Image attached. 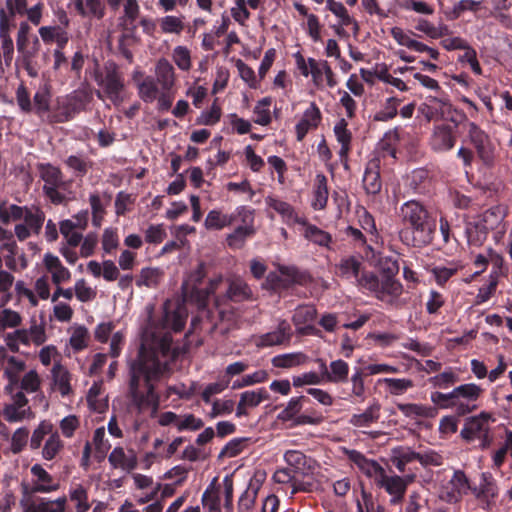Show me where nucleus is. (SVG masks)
I'll return each instance as SVG.
<instances>
[{
	"instance_id": "1",
	"label": "nucleus",
	"mask_w": 512,
	"mask_h": 512,
	"mask_svg": "<svg viewBox=\"0 0 512 512\" xmlns=\"http://www.w3.org/2000/svg\"><path fill=\"white\" fill-rule=\"evenodd\" d=\"M173 361L176 353L172 352V339L162 337L154 347L141 345L137 358L129 366L128 396L138 413L148 408L156 411L160 405V396L156 392L155 383L171 371L168 360Z\"/></svg>"
},
{
	"instance_id": "2",
	"label": "nucleus",
	"mask_w": 512,
	"mask_h": 512,
	"mask_svg": "<svg viewBox=\"0 0 512 512\" xmlns=\"http://www.w3.org/2000/svg\"><path fill=\"white\" fill-rule=\"evenodd\" d=\"M484 389L475 383H465L454 387L450 392L435 391L430 399L437 409H451L453 415H446L440 419L439 432L441 434H454L458 430V418L477 411Z\"/></svg>"
},
{
	"instance_id": "3",
	"label": "nucleus",
	"mask_w": 512,
	"mask_h": 512,
	"mask_svg": "<svg viewBox=\"0 0 512 512\" xmlns=\"http://www.w3.org/2000/svg\"><path fill=\"white\" fill-rule=\"evenodd\" d=\"M398 217L402 224L399 239L407 247L424 248L433 243L437 220L429 208L419 200L401 204Z\"/></svg>"
},
{
	"instance_id": "4",
	"label": "nucleus",
	"mask_w": 512,
	"mask_h": 512,
	"mask_svg": "<svg viewBox=\"0 0 512 512\" xmlns=\"http://www.w3.org/2000/svg\"><path fill=\"white\" fill-rule=\"evenodd\" d=\"M19 220H23V222L15 225L14 233L0 226V242L10 241L14 236L20 242H23L32 235H39L45 221V213L35 205L19 206L10 204L6 206L5 202L0 204V221L2 224L8 225L11 221Z\"/></svg>"
},
{
	"instance_id": "5",
	"label": "nucleus",
	"mask_w": 512,
	"mask_h": 512,
	"mask_svg": "<svg viewBox=\"0 0 512 512\" xmlns=\"http://www.w3.org/2000/svg\"><path fill=\"white\" fill-rule=\"evenodd\" d=\"M222 278H208L207 266L201 262L191 271L182 284L183 297L198 308H205L209 297L215 292Z\"/></svg>"
},
{
	"instance_id": "6",
	"label": "nucleus",
	"mask_w": 512,
	"mask_h": 512,
	"mask_svg": "<svg viewBox=\"0 0 512 512\" xmlns=\"http://www.w3.org/2000/svg\"><path fill=\"white\" fill-rule=\"evenodd\" d=\"M38 171L40 178L44 181L43 193L52 204L61 205L71 199L65 194V192L72 194L71 181L64 180V175L59 167L50 163H40Z\"/></svg>"
},
{
	"instance_id": "7",
	"label": "nucleus",
	"mask_w": 512,
	"mask_h": 512,
	"mask_svg": "<svg viewBox=\"0 0 512 512\" xmlns=\"http://www.w3.org/2000/svg\"><path fill=\"white\" fill-rule=\"evenodd\" d=\"M420 112L428 121L446 120L451 123H461L466 114L456 109L448 99L429 96L420 105Z\"/></svg>"
},
{
	"instance_id": "8",
	"label": "nucleus",
	"mask_w": 512,
	"mask_h": 512,
	"mask_svg": "<svg viewBox=\"0 0 512 512\" xmlns=\"http://www.w3.org/2000/svg\"><path fill=\"white\" fill-rule=\"evenodd\" d=\"M255 210L249 206L241 205L236 207L235 215L241 223L226 236V243L231 249H242L248 239L254 237L256 229L254 226Z\"/></svg>"
},
{
	"instance_id": "9",
	"label": "nucleus",
	"mask_w": 512,
	"mask_h": 512,
	"mask_svg": "<svg viewBox=\"0 0 512 512\" xmlns=\"http://www.w3.org/2000/svg\"><path fill=\"white\" fill-rule=\"evenodd\" d=\"M89 96L83 91H74L64 99H58L57 105L48 115V122L64 123L70 121L76 114L85 110Z\"/></svg>"
},
{
	"instance_id": "10",
	"label": "nucleus",
	"mask_w": 512,
	"mask_h": 512,
	"mask_svg": "<svg viewBox=\"0 0 512 512\" xmlns=\"http://www.w3.org/2000/svg\"><path fill=\"white\" fill-rule=\"evenodd\" d=\"M312 280L308 272L293 266H280L279 273L270 272L263 283V288L272 291H281L291 288L294 284L306 285Z\"/></svg>"
},
{
	"instance_id": "11",
	"label": "nucleus",
	"mask_w": 512,
	"mask_h": 512,
	"mask_svg": "<svg viewBox=\"0 0 512 512\" xmlns=\"http://www.w3.org/2000/svg\"><path fill=\"white\" fill-rule=\"evenodd\" d=\"M491 420L492 415L485 411H482L476 416L466 418L460 436L467 442L479 440V447L481 449L488 448L492 443L489 427Z\"/></svg>"
},
{
	"instance_id": "12",
	"label": "nucleus",
	"mask_w": 512,
	"mask_h": 512,
	"mask_svg": "<svg viewBox=\"0 0 512 512\" xmlns=\"http://www.w3.org/2000/svg\"><path fill=\"white\" fill-rule=\"evenodd\" d=\"M469 493L472 494L470 479L463 470L456 469L451 478L442 485L440 499L448 504H457Z\"/></svg>"
},
{
	"instance_id": "13",
	"label": "nucleus",
	"mask_w": 512,
	"mask_h": 512,
	"mask_svg": "<svg viewBox=\"0 0 512 512\" xmlns=\"http://www.w3.org/2000/svg\"><path fill=\"white\" fill-rule=\"evenodd\" d=\"M94 78L111 100L119 98L124 89V78L114 62L106 63L103 71L97 68L94 72Z\"/></svg>"
},
{
	"instance_id": "14",
	"label": "nucleus",
	"mask_w": 512,
	"mask_h": 512,
	"mask_svg": "<svg viewBox=\"0 0 512 512\" xmlns=\"http://www.w3.org/2000/svg\"><path fill=\"white\" fill-rule=\"evenodd\" d=\"M309 401V398L305 396L291 398L287 406L278 414V419L283 422L292 420L294 426L320 424L323 420L321 415H299L300 411L302 410L303 403Z\"/></svg>"
},
{
	"instance_id": "15",
	"label": "nucleus",
	"mask_w": 512,
	"mask_h": 512,
	"mask_svg": "<svg viewBox=\"0 0 512 512\" xmlns=\"http://www.w3.org/2000/svg\"><path fill=\"white\" fill-rule=\"evenodd\" d=\"M468 136L484 165L491 167L495 160V148L489 136L474 122L468 124Z\"/></svg>"
},
{
	"instance_id": "16",
	"label": "nucleus",
	"mask_w": 512,
	"mask_h": 512,
	"mask_svg": "<svg viewBox=\"0 0 512 512\" xmlns=\"http://www.w3.org/2000/svg\"><path fill=\"white\" fill-rule=\"evenodd\" d=\"M460 123H441L434 125L429 144L435 152H447L454 148L457 129Z\"/></svg>"
},
{
	"instance_id": "17",
	"label": "nucleus",
	"mask_w": 512,
	"mask_h": 512,
	"mask_svg": "<svg viewBox=\"0 0 512 512\" xmlns=\"http://www.w3.org/2000/svg\"><path fill=\"white\" fill-rule=\"evenodd\" d=\"M0 9L15 18L26 16L31 24L38 26L42 21L44 3L39 1L28 8V0H5V6Z\"/></svg>"
},
{
	"instance_id": "18",
	"label": "nucleus",
	"mask_w": 512,
	"mask_h": 512,
	"mask_svg": "<svg viewBox=\"0 0 512 512\" xmlns=\"http://www.w3.org/2000/svg\"><path fill=\"white\" fill-rule=\"evenodd\" d=\"M344 454L364 475L373 479L376 485L383 479L385 469L377 461L368 459L362 452L354 449H345Z\"/></svg>"
},
{
	"instance_id": "19",
	"label": "nucleus",
	"mask_w": 512,
	"mask_h": 512,
	"mask_svg": "<svg viewBox=\"0 0 512 512\" xmlns=\"http://www.w3.org/2000/svg\"><path fill=\"white\" fill-rule=\"evenodd\" d=\"M412 480L413 475H407L406 477L398 475L389 476L385 472L383 479L379 480L377 486L383 488L391 496V504H398L403 500L407 486Z\"/></svg>"
},
{
	"instance_id": "20",
	"label": "nucleus",
	"mask_w": 512,
	"mask_h": 512,
	"mask_svg": "<svg viewBox=\"0 0 512 512\" xmlns=\"http://www.w3.org/2000/svg\"><path fill=\"white\" fill-rule=\"evenodd\" d=\"M322 121V113L315 102L303 112L300 121L295 126L296 139L302 142L309 131L316 130Z\"/></svg>"
},
{
	"instance_id": "21",
	"label": "nucleus",
	"mask_w": 512,
	"mask_h": 512,
	"mask_svg": "<svg viewBox=\"0 0 512 512\" xmlns=\"http://www.w3.org/2000/svg\"><path fill=\"white\" fill-rule=\"evenodd\" d=\"M324 382L345 383L348 381L349 365L342 359L334 360L329 367L323 359H317Z\"/></svg>"
},
{
	"instance_id": "22",
	"label": "nucleus",
	"mask_w": 512,
	"mask_h": 512,
	"mask_svg": "<svg viewBox=\"0 0 512 512\" xmlns=\"http://www.w3.org/2000/svg\"><path fill=\"white\" fill-rule=\"evenodd\" d=\"M14 28H16L15 17L0 9V40L3 56L6 61H11L14 54V44L11 37Z\"/></svg>"
},
{
	"instance_id": "23",
	"label": "nucleus",
	"mask_w": 512,
	"mask_h": 512,
	"mask_svg": "<svg viewBox=\"0 0 512 512\" xmlns=\"http://www.w3.org/2000/svg\"><path fill=\"white\" fill-rule=\"evenodd\" d=\"M380 167L381 162L378 157L370 159L366 164L362 183L364 190L369 195H377L382 189Z\"/></svg>"
},
{
	"instance_id": "24",
	"label": "nucleus",
	"mask_w": 512,
	"mask_h": 512,
	"mask_svg": "<svg viewBox=\"0 0 512 512\" xmlns=\"http://www.w3.org/2000/svg\"><path fill=\"white\" fill-rule=\"evenodd\" d=\"M498 486L490 472H482L478 486L472 484V495L481 502L489 504L498 497Z\"/></svg>"
},
{
	"instance_id": "25",
	"label": "nucleus",
	"mask_w": 512,
	"mask_h": 512,
	"mask_svg": "<svg viewBox=\"0 0 512 512\" xmlns=\"http://www.w3.org/2000/svg\"><path fill=\"white\" fill-rule=\"evenodd\" d=\"M284 460L296 475H306L315 466V461L299 450H287Z\"/></svg>"
},
{
	"instance_id": "26",
	"label": "nucleus",
	"mask_w": 512,
	"mask_h": 512,
	"mask_svg": "<svg viewBox=\"0 0 512 512\" xmlns=\"http://www.w3.org/2000/svg\"><path fill=\"white\" fill-rule=\"evenodd\" d=\"M329 198L328 179L323 173H317L312 187L311 207L314 210H324Z\"/></svg>"
},
{
	"instance_id": "27",
	"label": "nucleus",
	"mask_w": 512,
	"mask_h": 512,
	"mask_svg": "<svg viewBox=\"0 0 512 512\" xmlns=\"http://www.w3.org/2000/svg\"><path fill=\"white\" fill-rule=\"evenodd\" d=\"M238 221L235 210L232 213H224L221 209L210 210L205 218L204 226L210 231H219L232 226Z\"/></svg>"
},
{
	"instance_id": "28",
	"label": "nucleus",
	"mask_w": 512,
	"mask_h": 512,
	"mask_svg": "<svg viewBox=\"0 0 512 512\" xmlns=\"http://www.w3.org/2000/svg\"><path fill=\"white\" fill-rule=\"evenodd\" d=\"M361 259L355 255L342 257L335 265L336 274L346 280H355L359 278L362 271Z\"/></svg>"
},
{
	"instance_id": "29",
	"label": "nucleus",
	"mask_w": 512,
	"mask_h": 512,
	"mask_svg": "<svg viewBox=\"0 0 512 512\" xmlns=\"http://www.w3.org/2000/svg\"><path fill=\"white\" fill-rule=\"evenodd\" d=\"M292 336L291 326L286 320H282L276 330L260 336L258 346L268 347L289 342Z\"/></svg>"
},
{
	"instance_id": "30",
	"label": "nucleus",
	"mask_w": 512,
	"mask_h": 512,
	"mask_svg": "<svg viewBox=\"0 0 512 512\" xmlns=\"http://www.w3.org/2000/svg\"><path fill=\"white\" fill-rule=\"evenodd\" d=\"M267 206L280 214L286 223L306 224V219L299 217L294 207L286 201L280 200L273 196L265 198Z\"/></svg>"
},
{
	"instance_id": "31",
	"label": "nucleus",
	"mask_w": 512,
	"mask_h": 512,
	"mask_svg": "<svg viewBox=\"0 0 512 512\" xmlns=\"http://www.w3.org/2000/svg\"><path fill=\"white\" fill-rule=\"evenodd\" d=\"M225 298L231 302L240 303L251 300L253 292L243 279L237 277L229 280Z\"/></svg>"
},
{
	"instance_id": "32",
	"label": "nucleus",
	"mask_w": 512,
	"mask_h": 512,
	"mask_svg": "<svg viewBox=\"0 0 512 512\" xmlns=\"http://www.w3.org/2000/svg\"><path fill=\"white\" fill-rule=\"evenodd\" d=\"M66 498L61 497L54 501L38 498L24 505V512H64Z\"/></svg>"
},
{
	"instance_id": "33",
	"label": "nucleus",
	"mask_w": 512,
	"mask_h": 512,
	"mask_svg": "<svg viewBox=\"0 0 512 512\" xmlns=\"http://www.w3.org/2000/svg\"><path fill=\"white\" fill-rule=\"evenodd\" d=\"M46 269L52 274V281L56 285H60L62 282H66L71 278L70 271L63 266L60 259L51 254L46 253L43 259Z\"/></svg>"
},
{
	"instance_id": "34",
	"label": "nucleus",
	"mask_w": 512,
	"mask_h": 512,
	"mask_svg": "<svg viewBox=\"0 0 512 512\" xmlns=\"http://www.w3.org/2000/svg\"><path fill=\"white\" fill-rule=\"evenodd\" d=\"M397 409L404 416L411 419L434 418L438 414V409L436 406H428L417 403H398Z\"/></svg>"
},
{
	"instance_id": "35",
	"label": "nucleus",
	"mask_w": 512,
	"mask_h": 512,
	"mask_svg": "<svg viewBox=\"0 0 512 512\" xmlns=\"http://www.w3.org/2000/svg\"><path fill=\"white\" fill-rule=\"evenodd\" d=\"M507 216V209L503 205H495L485 210L478 218L489 231L498 230L504 225V219Z\"/></svg>"
},
{
	"instance_id": "36",
	"label": "nucleus",
	"mask_w": 512,
	"mask_h": 512,
	"mask_svg": "<svg viewBox=\"0 0 512 512\" xmlns=\"http://www.w3.org/2000/svg\"><path fill=\"white\" fill-rule=\"evenodd\" d=\"M31 474L37 478V483L31 489L32 493H48L58 489V484L54 483L52 476L40 464L31 467Z\"/></svg>"
},
{
	"instance_id": "37",
	"label": "nucleus",
	"mask_w": 512,
	"mask_h": 512,
	"mask_svg": "<svg viewBox=\"0 0 512 512\" xmlns=\"http://www.w3.org/2000/svg\"><path fill=\"white\" fill-rule=\"evenodd\" d=\"M234 313L222 309L219 304V299H216V310L208 312V318H211V331L219 329L221 334L229 331L231 323L233 322Z\"/></svg>"
},
{
	"instance_id": "38",
	"label": "nucleus",
	"mask_w": 512,
	"mask_h": 512,
	"mask_svg": "<svg viewBox=\"0 0 512 512\" xmlns=\"http://www.w3.org/2000/svg\"><path fill=\"white\" fill-rule=\"evenodd\" d=\"M74 6L77 13L82 17L102 19L105 15L103 0H75Z\"/></svg>"
},
{
	"instance_id": "39",
	"label": "nucleus",
	"mask_w": 512,
	"mask_h": 512,
	"mask_svg": "<svg viewBox=\"0 0 512 512\" xmlns=\"http://www.w3.org/2000/svg\"><path fill=\"white\" fill-rule=\"evenodd\" d=\"M465 232L469 245L480 247L487 240L490 231L477 219L467 223Z\"/></svg>"
},
{
	"instance_id": "40",
	"label": "nucleus",
	"mask_w": 512,
	"mask_h": 512,
	"mask_svg": "<svg viewBox=\"0 0 512 512\" xmlns=\"http://www.w3.org/2000/svg\"><path fill=\"white\" fill-rule=\"evenodd\" d=\"M109 463L114 468H122L126 471H132L137 466V459L134 454L127 456L122 447H115L108 457Z\"/></svg>"
},
{
	"instance_id": "41",
	"label": "nucleus",
	"mask_w": 512,
	"mask_h": 512,
	"mask_svg": "<svg viewBox=\"0 0 512 512\" xmlns=\"http://www.w3.org/2000/svg\"><path fill=\"white\" fill-rule=\"evenodd\" d=\"M303 225L306 227L304 236L307 240L316 245L332 250L331 244L333 239L331 234L318 228L316 225L308 223L307 221L306 224Z\"/></svg>"
},
{
	"instance_id": "42",
	"label": "nucleus",
	"mask_w": 512,
	"mask_h": 512,
	"mask_svg": "<svg viewBox=\"0 0 512 512\" xmlns=\"http://www.w3.org/2000/svg\"><path fill=\"white\" fill-rule=\"evenodd\" d=\"M157 82L164 90H169L174 85L175 73L172 64L165 58H161L156 65Z\"/></svg>"
},
{
	"instance_id": "43",
	"label": "nucleus",
	"mask_w": 512,
	"mask_h": 512,
	"mask_svg": "<svg viewBox=\"0 0 512 512\" xmlns=\"http://www.w3.org/2000/svg\"><path fill=\"white\" fill-rule=\"evenodd\" d=\"M326 8L339 18L341 27L354 25L355 31L359 29L358 22L349 15L348 10L341 2L326 0Z\"/></svg>"
},
{
	"instance_id": "44",
	"label": "nucleus",
	"mask_w": 512,
	"mask_h": 512,
	"mask_svg": "<svg viewBox=\"0 0 512 512\" xmlns=\"http://www.w3.org/2000/svg\"><path fill=\"white\" fill-rule=\"evenodd\" d=\"M417 458H419V453L410 448H397L393 450L391 462L399 472L405 473L407 469L406 465L417 461Z\"/></svg>"
},
{
	"instance_id": "45",
	"label": "nucleus",
	"mask_w": 512,
	"mask_h": 512,
	"mask_svg": "<svg viewBox=\"0 0 512 512\" xmlns=\"http://www.w3.org/2000/svg\"><path fill=\"white\" fill-rule=\"evenodd\" d=\"M378 384H384L386 391L394 396L403 395L407 390L414 387V382L406 378H382L378 380Z\"/></svg>"
},
{
	"instance_id": "46",
	"label": "nucleus",
	"mask_w": 512,
	"mask_h": 512,
	"mask_svg": "<svg viewBox=\"0 0 512 512\" xmlns=\"http://www.w3.org/2000/svg\"><path fill=\"white\" fill-rule=\"evenodd\" d=\"M356 283L360 288L368 290L378 299L382 300V296L379 294L381 277H379L376 273L372 271H362Z\"/></svg>"
},
{
	"instance_id": "47",
	"label": "nucleus",
	"mask_w": 512,
	"mask_h": 512,
	"mask_svg": "<svg viewBox=\"0 0 512 512\" xmlns=\"http://www.w3.org/2000/svg\"><path fill=\"white\" fill-rule=\"evenodd\" d=\"M163 271L160 268H142L139 277L136 279L138 287H156L163 278Z\"/></svg>"
},
{
	"instance_id": "48",
	"label": "nucleus",
	"mask_w": 512,
	"mask_h": 512,
	"mask_svg": "<svg viewBox=\"0 0 512 512\" xmlns=\"http://www.w3.org/2000/svg\"><path fill=\"white\" fill-rule=\"evenodd\" d=\"M379 410V405H371L363 413L352 415L349 422L356 427H367L379 419Z\"/></svg>"
},
{
	"instance_id": "49",
	"label": "nucleus",
	"mask_w": 512,
	"mask_h": 512,
	"mask_svg": "<svg viewBox=\"0 0 512 512\" xmlns=\"http://www.w3.org/2000/svg\"><path fill=\"white\" fill-rule=\"evenodd\" d=\"M317 316V309L314 305L302 304L296 307L292 316V322L295 327L312 323Z\"/></svg>"
},
{
	"instance_id": "50",
	"label": "nucleus",
	"mask_w": 512,
	"mask_h": 512,
	"mask_svg": "<svg viewBox=\"0 0 512 512\" xmlns=\"http://www.w3.org/2000/svg\"><path fill=\"white\" fill-rule=\"evenodd\" d=\"M76 228L77 224L70 219L62 220L59 223V231L71 247H77L83 239L82 234L75 231Z\"/></svg>"
},
{
	"instance_id": "51",
	"label": "nucleus",
	"mask_w": 512,
	"mask_h": 512,
	"mask_svg": "<svg viewBox=\"0 0 512 512\" xmlns=\"http://www.w3.org/2000/svg\"><path fill=\"white\" fill-rule=\"evenodd\" d=\"M307 356L303 353H287L272 358V365L277 368H292L305 363Z\"/></svg>"
},
{
	"instance_id": "52",
	"label": "nucleus",
	"mask_w": 512,
	"mask_h": 512,
	"mask_svg": "<svg viewBox=\"0 0 512 512\" xmlns=\"http://www.w3.org/2000/svg\"><path fill=\"white\" fill-rule=\"evenodd\" d=\"M64 448V442L61 440L57 431H54L46 440L42 448V457L45 460H53Z\"/></svg>"
},
{
	"instance_id": "53",
	"label": "nucleus",
	"mask_w": 512,
	"mask_h": 512,
	"mask_svg": "<svg viewBox=\"0 0 512 512\" xmlns=\"http://www.w3.org/2000/svg\"><path fill=\"white\" fill-rule=\"evenodd\" d=\"M54 432L53 424L48 420H43L34 429L30 438V448L32 450L39 449L46 436H50Z\"/></svg>"
},
{
	"instance_id": "54",
	"label": "nucleus",
	"mask_w": 512,
	"mask_h": 512,
	"mask_svg": "<svg viewBox=\"0 0 512 512\" xmlns=\"http://www.w3.org/2000/svg\"><path fill=\"white\" fill-rule=\"evenodd\" d=\"M345 234L351 240L354 247L364 250L366 257H369L370 254H373L372 246L368 243L367 238L360 229L353 226H348L345 229Z\"/></svg>"
},
{
	"instance_id": "55",
	"label": "nucleus",
	"mask_w": 512,
	"mask_h": 512,
	"mask_svg": "<svg viewBox=\"0 0 512 512\" xmlns=\"http://www.w3.org/2000/svg\"><path fill=\"white\" fill-rule=\"evenodd\" d=\"M459 270V266L450 263L449 266L437 265L430 269L437 285L443 287Z\"/></svg>"
},
{
	"instance_id": "56",
	"label": "nucleus",
	"mask_w": 512,
	"mask_h": 512,
	"mask_svg": "<svg viewBox=\"0 0 512 512\" xmlns=\"http://www.w3.org/2000/svg\"><path fill=\"white\" fill-rule=\"evenodd\" d=\"M215 481L207 487L202 494V504L205 508H208L210 512H220L221 503L218 488L215 487Z\"/></svg>"
},
{
	"instance_id": "57",
	"label": "nucleus",
	"mask_w": 512,
	"mask_h": 512,
	"mask_svg": "<svg viewBox=\"0 0 512 512\" xmlns=\"http://www.w3.org/2000/svg\"><path fill=\"white\" fill-rule=\"evenodd\" d=\"M249 438L239 437L231 439L220 451L218 458H233L238 456L246 447Z\"/></svg>"
},
{
	"instance_id": "58",
	"label": "nucleus",
	"mask_w": 512,
	"mask_h": 512,
	"mask_svg": "<svg viewBox=\"0 0 512 512\" xmlns=\"http://www.w3.org/2000/svg\"><path fill=\"white\" fill-rule=\"evenodd\" d=\"M364 371L361 368H356L352 374L351 381V394L357 401H364L366 397V388L364 384Z\"/></svg>"
},
{
	"instance_id": "59",
	"label": "nucleus",
	"mask_w": 512,
	"mask_h": 512,
	"mask_svg": "<svg viewBox=\"0 0 512 512\" xmlns=\"http://www.w3.org/2000/svg\"><path fill=\"white\" fill-rule=\"evenodd\" d=\"M69 496L71 501L76 502V512H87L90 509L87 489L81 484L72 487Z\"/></svg>"
},
{
	"instance_id": "60",
	"label": "nucleus",
	"mask_w": 512,
	"mask_h": 512,
	"mask_svg": "<svg viewBox=\"0 0 512 512\" xmlns=\"http://www.w3.org/2000/svg\"><path fill=\"white\" fill-rule=\"evenodd\" d=\"M34 111L39 117L50 114V92L47 89L38 90L33 97Z\"/></svg>"
},
{
	"instance_id": "61",
	"label": "nucleus",
	"mask_w": 512,
	"mask_h": 512,
	"mask_svg": "<svg viewBox=\"0 0 512 512\" xmlns=\"http://www.w3.org/2000/svg\"><path fill=\"white\" fill-rule=\"evenodd\" d=\"M273 479L279 484H291L293 487V494L302 490L301 483L296 481V474L291 468L286 467L277 469L273 475Z\"/></svg>"
},
{
	"instance_id": "62",
	"label": "nucleus",
	"mask_w": 512,
	"mask_h": 512,
	"mask_svg": "<svg viewBox=\"0 0 512 512\" xmlns=\"http://www.w3.org/2000/svg\"><path fill=\"white\" fill-rule=\"evenodd\" d=\"M269 399V393L265 388L249 390L240 394V400L248 408L257 407L261 402Z\"/></svg>"
},
{
	"instance_id": "63",
	"label": "nucleus",
	"mask_w": 512,
	"mask_h": 512,
	"mask_svg": "<svg viewBox=\"0 0 512 512\" xmlns=\"http://www.w3.org/2000/svg\"><path fill=\"white\" fill-rule=\"evenodd\" d=\"M400 102L401 100L396 97L386 99L384 107L375 114L374 120L386 122L393 119L398 113Z\"/></svg>"
},
{
	"instance_id": "64",
	"label": "nucleus",
	"mask_w": 512,
	"mask_h": 512,
	"mask_svg": "<svg viewBox=\"0 0 512 512\" xmlns=\"http://www.w3.org/2000/svg\"><path fill=\"white\" fill-rule=\"evenodd\" d=\"M272 103L270 97H265L258 101L257 105L254 108V113L256 114V119L254 122L261 126H267L271 123V114L269 107Z\"/></svg>"
}]
</instances>
